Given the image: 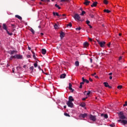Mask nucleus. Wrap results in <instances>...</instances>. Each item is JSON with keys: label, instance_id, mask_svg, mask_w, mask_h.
Instances as JSON below:
<instances>
[{"label": "nucleus", "instance_id": "f257e3e1", "mask_svg": "<svg viewBox=\"0 0 127 127\" xmlns=\"http://www.w3.org/2000/svg\"><path fill=\"white\" fill-rule=\"evenodd\" d=\"M2 26H3V29L6 31V32H7V34H8V35H10V36H11V35H12L13 34L12 33H9L8 30H7V27L6 26V24H3Z\"/></svg>", "mask_w": 127, "mask_h": 127}, {"label": "nucleus", "instance_id": "f03ea898", "mask_svg": "<svg viewBox=\"0 0 127 127\" xmlns=\"http://www.w3.org/2000/svg\"><path fill=\"white\" fill-rule=\"evenodd\" d=\"M119 117L121 120H126L127 119V117L125 115H124V113L123 112H120L119 114Z\"/></svg>", "mask_w": 127, "mask_h": 127}, {"label": "nucleus", "instance_id": "7ed1b4c3", "mask_svg": "<svg viewBox=\"0 0 127 127\" xmlns=\"http://www.w3.org/2000/svg\"><path fill=\"white\" fill-rule=\"evenodd\" d=\"M73 18L75 20H79L80 21H82V20H80L81 19V17H80L79 14H75L74 16H73Z\"/></svg>", "mask_w": 127, "mask_h": 127}, {"label": "nucleus", "instance_id": "20e7f679", "mask_svg": "<svg viewBox=\"0 0 127 127\" xmlns=\"http://www.w3.org/2000/svg\"><path fill=\"white\" fill-rule=\"evenodd\" d=\"M89 119L93 122H96V116L90 115L89 116Z\"/></svg>", "mask_w": 127, "mask_h": 127}, {"label": "nucleus", "instance_id": "39448f33", "mask_svg": "<svg viewBox=\"0 0 127 127\" xmlns=\"http://www.w3.org/2000/svg\"><path fill=\"white\" fill-rule=\"evenodd\" d=\"M118 123H121V124H123L125 126V125H127V120H118Z\"/></svg>", "mask_w": 127, "mask_h": 127}, {"label": "nucleus", "instance_id": "423d86ee", "mask_svg": "<svg viewBox=\"0 0 127 127\" xmlns=\"http://www.w3.org/2000/svg\"><path fill=\"white\" fill-rule=\"evenodd\" d=\"M66 104L68 106V107H69V108H73L74 106V104H73V103L70 101H68Z\"/></svg>", "mask_w": 127, "mask_h": 127}, {"label": "nucleus", "instance_id": "0eeeda50", "mask_svg": "<svg viewBox=\"0 0 127 127\" xmlns=\"http://www.w3.org/2000/svg\"><path fill=\"white\" fill-rule=\"evenodd\" d=\"M23 57L21 55H15V59H22Z\"/></svg>", "mask_w": 127, "mask_h": 127}, {"label": "nucleus", "instance_id": "6e6552de", "mask_svg": "<svg viewBox=\"0 0 127 127\" xmlns=\"http://www.w3.org/2000/svg\"><path fill=\"white\" fill-rule=\"evenodd\" d=\"M91 3V1L88 0H84V2H83V4H85V5H89Z\"/></svg>", "mask_w": 127, "mask_h": 127}, {"label": "nucleus", "instance_id": "1a4fd4ad", "mask_svg": "<svg viewBox=\"0 0 127 127\" xmlns=\"http://www.w3.org/2000/svg\"><path fill=\"white\" fill-rule=\"evenodd\" d=\"M97 5H98V2L95 1V2H93L92 4L91 5V7H94L97 6Z\"/></svg>", "mask_w": 127, "mask_h": 127}, {"label": "nucleus", "instance_id": "9d476101", "mask_svg": "<svg viewBox=\"0 0 127 127\" xmlns=\"http://www.w3.org/2000/svg\"><path fill=\"white\" fill-rule=\"evenodd\" d=\"M99 44L101 47H104V46H105V44H106V42H99Z\"/></svg>", "mask_w": 127, "mask_h": 127}, {"label": "nucleus", "instance_id": "9b49d317", "mask_svg": "<svg viewBox=\"0 0 127 127\" xmlns=\"http://www.w3.org/2000/svg\"><path fill=\"white\" fill-rule=\"evenodd\" d=\"M87 115L86 113H84L83 114H80L79 115V118H83V119L86 118L87 117Z\"/></svg>", "mask_w": 127, "mask_h": 127}, {"label": "nucleus", "instance_id": "f8f14e48", "mask_svg": "<svg viewBox=\"0 0 127 127\" xmlns=\"http://www.w3.org/2000/svg\"><path fill=\"white\" fill-rule=\"evenodd\" d=\"M68 102H74V98H73V97L69 96Z\"/></svg>", "mask_w": 127, "mask_h": 127}, {"label": "nucleus", "instance_id": "ddd939ff", "mask_svg": "<svg viewBox=\"0 0 127 127\" xmlns=\"http://www.w3.org/2000/svg\"><path fill=\"white\" fill-rule=\"evenodd\" d=\"M53 14L55 16L57 15V16H59V17H60V16H62V15H59V13H58V12H53Z\"/></svg>", "mask_w": 127, "mask_h": 127}, {"label": "nucleus", "instance_id": "4468645a", "mask_svg": "<svg viewBox=\"0 0 127 127\" xmlns=\"http://www.w3.org/2000/svg\"><path fill=\"white\" fill-rule=\"evenodd\" d=\"M60 36L61 38H64V37L65 36V33H64L63 32H61L60 33Z\"/></svg>", "mask_w": 127, "mask_h": 127}, {"label": "nucleus", "instance_id": "2eb2a0df", "mask_svg": "<svg viewBox=\"0 0 127 127\" xmlns=\"http://www.w3.org/2000/svg\"><path fill=\"white\" fill-rule=\"evenodd\" d=\"M82 81H83V82H86V83H87V84H89V80H88L85 79V78H84V77H83L82 78Z\"/></svg>", "mask_w": 127, "mask_h": 127}, {"label": "nucleus", "instance_id": "dca6fc26", "mask_svg": "<svg viewBox=\"0 0 127 127\" xmlns=\"http://www.w3.org/2000/svg\"><path fill=\"white\" fill-rule=\"evenodd\" d=\"M66 77V73H63L60 75L61 79H64Z\"/></svg>", "mask_w": 127, "mask_h": 127}, {"label": "nucleus", "instance_id": "f3484780", "mask_svg": "<svg viewBox=\"0 0 127 127\" xmlns=\"http://www.w3.org/2000/svg\"><path fill=\"white\" fill-rule=\"evenodd\" d=\"M46 50L45 49H42V54H43V55H45L46 54Z\"/></svg>", "mask_w": 127, "mask_h": 127}, {"label": "nucleus", "instance_id": "a211bd4d", "mask_svg": "<svg viewBox=\"0 0 127 127\" xmlns=\"http://www.w3.org/2000/svg\"><path fill=\"white\" fill-rule=\"evenodd\" d=\"M17 53V51H12L10 53V55H13V54H16Z\"/></svg>", "mask_w": 127, "mask_h": 127}, {"label": "nucleus", "instance_id": "6ab92c4d", "mask_svg": "<svg viewBox=\"0 0 127 127\" xmlns=\"http://www.w3.org/2000/svg\"><path fill=\"white\" fill-rule=\"evenodd\" d=\"M89 46V43L87 42H85L83 43V47H88Z\"/></svg>", "mask_w": 127, "mask_h": 127}, {"label": "nucleus", "instance_id": "aec40b11", "mask_svg": "<svg viewBox=\"0 0 127 127\" xmlns=\"http://www.w3.org/2000/svg\"><path fill=\"white\" fill-rule=\"evenodd\" d=\"M101 117H104V118L105 119H108V116L107 114H101Z\"/></svg>", "mask_w": 127, "mask_h": 127}, {"label": "nucleus", "instance_id": "412c9836", "mask_svg": "<svg viewBox=\"0 0 127 127\" xmlns=\"http://www.w3.org/2000/svg\"><path fill=\"white\" fill-rule=\"evenodd\" d=\"M15 17H16V18L20 19V20H21V19H22V18L21 17V16L18 15H15Z\"/></svg>", "mask_w": 127, "mask_h": 127}, {"label": "nucleus", "instance_id": "4be33fe9", "mask_svg": "<svg viewBox=\"0 0 127 127\" xmlns=\"http://www.w3.org/2000/svg\"><path fill=\"white\" fill-rule=\"evenodd\" d=\"M103 84L105 87H106V88H108L109 87V83H108V82H104Z\"/></svg>", "mask_w": 127, "mask_h": 127}, {"label": "nucleus", "instance_id": "5701e85b", "mask_svg": "<svg viewBox=\"0 0 127 127\" xmlns=\"http://www.w3.org/2000/svg\"><path fill=\"white\" fill-rule=\"evenodd\" d=\"M61 17L63 18V19L66 18V14H63V15H62V16H61Z\"/></svg>", "mask_w": 127, "mask_h": 127}, {"label": "nucleus", "instance_id": "b1692460", "mask_svg": "<svg viewBox=\"0 0 127 127\" xmlns=\"http://www.w3.org/2000/svg\"><path fill=\"white\" fill-rule=\"evenodd\" d=\"M72 27V23H69L66 25V27Z\"/></svg>", "mask_w": 127, "mask_h": 127}, {"label": "nucleus", "instance_id": "393cba45", "mask_svg": "<svg viewBox=\"0 0 127 127\" xmlns=\"http://www.w3.org/2000/svg\"><path fill=\"white\" fill-rule=\"evenodd\" d=\"M104 12H107V13H110V12H111L109 9H104Z\"/></svg>", "mask_w": 127, "mask_h": 127}, {"label": "nucleus", "instance_id": "a878e982", "mask_svg": "<svg viewBox=\"0 0 127 127\" xmlns=\"http://www.w3.org/2000/svg\"><path fill=\"white\" fill-rule=\"evenodd\" d=\"M75 65L76 66V67H78V66H79V62L78 61H76L75 62Z\"/></svg>", "mask_w": 127, "mask_h": 127}, {"label": "nucleus", "instance_id": "bb28decb", "mask_svg": "<svg viewBox=\"0 0 127 127\" xmlns=\"http://www.w3.org/2000/svg\"><path fill=\"white\" fill-rule=\"evenodd\" d=\"M15 59V56H12L10 57V60H12V59Z\"/></svg>", "mask_w": 127, "mask_h": 127}, {"label": "nucleus", "instance_id": "cd10ccee", "mask_svg": "<svg viewBox=\"0 0 127 127\" xmlns=\"http://www.w3.org/2000/svg\"><path fill=\"white\" fill-rule=\"evenodd\" d=\"M85 106H86V104H85V103H81L80 104V106L82 107V108H84V107H85Z\"/></svg>", "mask_w": 127, "mask_h": 127}, {"label": "nucleus", "instance_id": "c85d7f7f", "mask_svg": "<svg viewBox=\"0 0 127 127\" xmlns=\"http://www.w3.org/2000/svg\"><path fill=\"white\" fill-rule=\"evenodd\" d=\"M103 2L105 3V4H108L109 3V1H108L107 0H104Z\"/></svg>", "mask_w": 127, "mask_h": 127}, {"label": "nucleus", "instance_id": "c756f323", "mask_svg": "<svg viewBox=\"0 0 127 127\" xmlns=\"http://www.w3.org/2000/svg\"><path fill=\"white\" fill-rule=\"evenodd\" d=\"M55 6H56V7H57L59 9H61V7L60 6H59V5L57 4H56L55 5Z\"/></svg>", "mask_w": 127, "mask_h": 127}, {"label": "nucleus", "instance_id": "7c9ffc66", "mask_svg": "<svg viewBox=\"0 0 127 127\" xmlns=\"http://www.w3.org/2000/svg\"><path fill=\"white\" fill-rule=\"evenodd\" d=\"M30 70H31V71L33 72V70H34V67H33V66H32L30 67Z\"/></svg>", "mask_w": 127, "mask_h": 127}, {"label": "nucleus", "instance_id": "2f4dec72", "mask_svg": "<svg viewBox=\"0 0 127 127\" xmlns=\"http://www.w3.org/2000/svg\"><path fill=\"white\" fill-rule=\"evenodd\" d=\"M86 12L85 11H82L81 13L80 14V15H84V14H85Z\"/></svg>", "mask_w": 127, "mask_h": 127}, {"label": "nucleus", "instance_id": "473e14b6", "mask_svg": "<svg viewBox=\"0 0 127 127\" xmlns=\"http://www.w3.org/2000/svg\"><path fill=\"white\" fill-rule=\"evenodd\" d=\"M69 89L72 90V84L71 83H69Z\"/></svg>", "mask_w": 127, "mask_h": 127}, {"label": "nucleus", "instance_id": "72a5a7b5", "mask_svg": "<svg viewBox=\"0 0 127 127\" xmlns=\"http://www.w3.org/2000/svg\"><path fill=\"white\" fill-rule=\"evenodd\" d=\"M30 31L32 32V33H33V34H34V33H35V32L34 31V30H33V29L31 28L30 29Z\"/></svg>", "mask_w": 127, "mask_h": 127}, {"label": "nucleus", "instance_id": "f704fd0d", "mask_svg": "<svg viewBox=\"0 0 127 127\" xmlns=\"http://www.w3.org/2000/svg\"><path fill=\"white\" fill-rule=\"evenodd\" d=\"M123 88V85H119L117 87V89H119L120 90H121V89H122Z\"/></svg>", "mask_w": 127, "mask_h": 127}, {"label": "nucleus", "instance_id": "c9c22d12", "mask_svg": "<svg viewBox=\"0 0 127 127\" xmlns=\"http://www.w3.org/2000/svg\"><path fill=\"white\" fill-rule=\"evenodd\" d=\"M61 2H64L65 1H67V2H69V0H61Z\"/></svg>", "mask_w": 127, "mask_h": 127}, {"label": "nucleus", "instance_id": "e433bc0d", "mask_svg": "<svg viewBox=\"0 0 127 127\" xmlns=\"http://www.w3.org/2000/svg\"><path fill=\"white\" fill-rule=\"evenodd\" d=\"M64 116H65V117H70V115L68 114H67V113H64Z\"/></svg>", "mask_w": 127, "mask_h": 127}, {"label": "nucleus", "instance_id": "4c0bfd02", "mask_svg": "<svg viewBox=\"0 0 127 127\" xmlns=\"http://www.w3.org/2000/svg\"><path fill=\"white\" fill-rule=\"evenodd\" d=\"M54 26L55 29H57V28L58 27V25H57V24H55Z\"/></svg>", "mask_w": 127, "mask_h": 127}, {"label": "nucleus", "instance_id": "58836bf2", "mask_svg": "<svg viewBox=\"0 0 127 127\" xmlns=\"http://www.w3.org/2000/svg\"><path fill=\"white\" fill-rule=\"evenodd\" d=\"M11 25L13 27L12 28H16V26H15V25H14L13 24H11Z\"/></svg>", "mask_w": 127, "mask_h": 127}, {"label": "nucleus", "instance_id": "ea45409f", "mask_svg": "<svg viewBox=\"0 0 127 127\" xmlns=\"http://www.w3.org/2000/svg\"><path fill=\"white\" fill-rule=\"evenodd\" d=\"M34 66L35 68H36V67L38 66L37 63L34 64Z\"/></svg>", "mask_w": 127, "mask_h": 127}, {"label": "nucleus", "instance_id": "a19ab883", "mask_svg": "<svg viewBox=\"0 0 127 127\" xmlns=\"http://www.w3.org/2000/svg\"><path fill=\"white\" fill-rule=\"evenodd\" d=\"M86 24H87L88 25H89V24H90V21L87 20L86 21Z\"/></svg>", "mask_w": 127, "mask_h": 127}, {"label": "nucleus", "instance_id": "79ce46f5", "mask_svg": "<svg viewBox=\"0 0 127 127\" xmlns=\"http://www.w3.org/2000/svg\"><path fill=\"white\" fill-rule=\"evenodd\" d=\"M38 69H39L40 71V70L43 71V70H42V69H41V67L40 66V65H39L38 66Z\"/></svg>", "mask_w": 127, "mask_h": 127}, {"label": "nucleus", "instance_id": "37998d69", "mask_svg": "<svg viewBox=\"0 0 127 127\" xmlns=\"http://www.w3.org/2000/svg\"><path fill=\"white\" fill-rule=\"evenodd\" d=\"M76 30H79V31H80V30H81V27H78V28H76Z\"/></svg>", "mask_w": 127, "mask_h": 127}, {"label": "nucleus", "instance_id": "c03bdc74", "mask_svg": "<svg viewBox=\"0 0 127 127\" xmlns=\"http://www.w3.org/2000/svg\"><path fill=\"white\" fill-rule=\"evenodd\" d=\"M90 94H91V91H89L87 93H86V95L87 96H89V95H90Z\"/></svg>", "mask_w": 127, "mask_h": 127}, {"label": "nucleus", "instance_id": "a18cd8bd", "mask_svg": "<svg viewBox=\"0 0 127 127\" xmlns=\"http://www.w3.org/2000/svg\"><path fill=\"white\" fill-rule=\"evenodd\" d=\"M15 31V28H12V32H14Z\"/></svg>", "mask_w": 127, "mask_h": 127}, {"label": "nucleus", "instance_id": "49530a36", "mask_svg": "<svg viewBox=\"0 0 127 127\" xmlns=\"http://www.w3.org/2000/svg\"><path fill=\"white\" fill-rule=\"evenodd\" d=\"M127 106V102H125V104L123 105V106L124 107H126Z\"/></svg>", "mask_w": 127, "mask_h": 127}, {"label": "nucleus", "instance_id": "de8ad7c7", "mask_svg": "<svg viewBox=\"0 0 127 127\" xmlns=\"http://www.w3.org/2000/svg\"><path fill=\"white\" fill-rule=\"evenodd\" d=\"M33 57L34 59H35V60H36V57H35V55H33Z\"/></svg>", "mask_w": 127, "mask_h": 127}, {"label": "nucleus", "instance_id": "09e8293b", "mask_svg": "<svg viewBox=\"0 0 127 127\" xmlns=\"http://www.w3.org/2000/svg\"><path fill=\"white\" fill-rule=\"evenodd\" d=\"M27 58H30V57H31V56L30 55H27Z\"/></svg>", "mask_w": 127, "mask_h": 127}, {"label": "nucleus", "instance_id": "8fccbe9b", "mask_svg": "<svg viewBox=\"0 0 127 127\" xmlns=\"http://www.w3.org/2000/svg\"><path fill=\"white\" fill-rule=\"evenodd\" d=\"M88 26H89V28H93V26H92L91 25L88 24Z\"/></svg>", "mask_w": 127, "mask_h": 127}, {"label": "nucleus", "instance_id": "3c124183", "mask_svg": "<svg viewBox=\"0 0 127 127\" xmlns=\"http://www.w3.org/2000/svg\"><path fill=\"white\" fill-rule=\"evenodd\" d=\"M90 17L91 18H94V15H93V14L90 15Z\"/></svg>", "mask_w": 127, "mask_h": 127}, {"label": "nucleus", "instance_id": "603ef678", "mask_svg": "<svg viewBox=\"0 0 127 127\" xmlns=\"http://www.w3.org/2000/svg\"><path fill=\"white\" fill-rule=\"evenodd\" d=\"M90 61L91 63H93V59H92V58L90 59Z\"/></svg>", "mask_w": 127, "mask_h": 127}, {"label": "nucleus", "instance_id": "864d4df0", "mask_svg": "<svg viewBox=\"0 0 127 127\" xmlns=\"http://www.w3.org/2000/svg\"><path fill=\"white\" fill-rule=\"evenodd\" d=\"M86 99H88V97L82 98V101H85L86 100Z\"/></svg>", "mask_w": 127, "mask_h": 127}, {"label": "nucleus", "instance_id": "5fc2aeb1", "mask_svg": "<svg viewBox=\"0 0 127 127\" xmlns=\"http://www.w3.org/2000/svg\"><path fill=\"white\" fill-rule=\"evenodd\" d=\"M84 83H85L84 81H82L80 83V85H84Z\"/></svg>", "mask_w": 127, "mask_h": 127}, {"label": "nucleus", "instance_id": "6e6d98bb", "mask_svg": "<svg viewBox=\"0 0 127 127\" xmlns=\"http://www.w3.org/2000/svg\"><path fill=\"white\" fill-rule=\"evenodd\" d=\"M70 91H71V93H73L74 92V89L73 88H71V89H69Z\"/></svg>", "mask_w": 127, "mask_h": 127}, {"label": "nucleus", "instance_id": "4d7b16f0", "mask_svg": "<svg viewBox=\"0 0 127 127\" xmlns=\"http://www.w3.org/2000/svg\"><path fill=\"white\" fill-rule=\"evenodd\" d=\"M14 70H15L14 67H13V68H12V73H14Z\"/></svg>", "mask_w": 127, "mask_h": 127}, {"label": "nucleus", "instance_id": "13d9d810", "mask_svg": "<svg viewBox=\"0 0 127 127\" xmlns=\"http://www.w3.org/2000/svg\"><path fill=\"white\" fill-rule=\"evenodd\" d=\"M110 127H115L114 124V125L111 124V125H110Z\"/></svg>", "mask_w": 127, "mask_h": 127}, {"label": "nucleus", "instance_id": "bf43d9fd", "mask_svg": "<svg viewBox=\"0 0 127 127\" xmlns=\"http://www.w3.org/2000/svg\"><path fill=\"white\" fill-rule=\"evenodd\" d=\"M96 74L97 73L96 72H95L93 74H92L91 75H92V76H95V75H96Z\"/></svg>", "mask_w": 127, "mask_h": 127}, {"label": "nucleus", "instance_id": "052dcab7", "mask_svg": "<svg viewBox=\"0 0 127 127\" xmlns=\"http://www.w3.org/2000/svg\"><path fill=\"white\" fill-rule=\"evenodd\" d=\"M123 59V57H120L119 60H122Z\"/></svg>", "mask_w": 127, "mask_h": 127}, {"label": "nucleus", "instance_id": "680f3d73", "mask_svg": "<svg viewBox=\"0 0 127 127\" xmlns=\"http://www.w3.org/2000/svg\"><path fill=\"white\" fill-rule=\"evenodd\" d=\"M89 81H90V82L93 81V79H92V78H89Z\"/></svg>", "mask_w": 127, "mask_h": 127}, {"label": "nucleus", "instance_id": "e2e57ef3", "mask_svg": "<svg viewBox=\"0 0 127 127\" xmlns=\"http://www.w3.org/2000/svg\"><path fill=\"white\" fill-rule=\"evenodd\" d=\"M89 41H92L93 39H92L91 38H89Z\"/></svg>", "mask_w": 127, "mask_h": 127}, {"label": "nucleus", "instance_id": "0e129e2a", "mask_svg": "<svg viewBox=\"0 0 127 127\" xmlns=\"http://www.w3.org/2000/svg\"><path fill=\"white\" fill-rule=\"evenodd\" d=\"M109 79H110V80H112V79H113V77H112V76H110L109 77Z\"/></svg>", "mask_w": 127, "mask_h": 127}, {"label": "nucleus", "instance_id": "69168bd1", "mask_svg": "<svg viewBox=\"0 0 127 127\" xmlns=\"http://www.w3.org/2000/svg\"><path fill=\"white\" fill-rule=\"evenodd\" d=\"M28 50H31V48H30L29 46L28 47Z\"/></svg>", "mask_w": 127, "mask_h": 127}, {"label": "nucleus", "instance_id": "338daca9", "mask_svg": "<svg viewBox=\"0 0 127 127\" xmlns=\"http://www.w3.org/2000/svg\"><path fill=\"white\" fill-rule=\"evenodd\" d=\"M82 86L81 84H80V85L79 86V88L80 89H82Z\"/></svg>", "mask_w": 127, "mask_h": 127}, {"label": "nucleus", "instance_id": "774afa93", "mask_svg": "<svg viewBox=\"0 0 127 127\" xmlns=\"http://www.w3.org/2000/svg\"><path fill=\"white\" fill-rule=\"evenodd\" d=\"M110 45H111V43H109V44H108V47H110Z\"/></svg>", "mask_w": 127, "mask_h": 127}]
</instances>
